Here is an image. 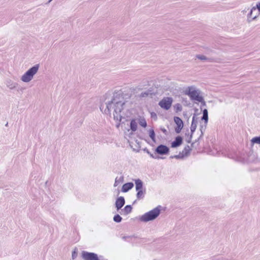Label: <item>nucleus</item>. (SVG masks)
<instances>
[{
    "label": "nucleus",
    "mask_w": 260,
    "mask_h": 260,
    "mask_svg": "<svg viewBox=\"0 0 260 260\" xmlns=\"http://www.w3.org/2000/svg\"><path fill=\"white\" fill-rule=\"evenodd\" d=\"M124 181L123 176H120L119 178L117 177L115 178L114 186L116 187L118 186L120 183H122Z\"/></svg>",
    "instance_id": "a878e982"
},
{
    "label": "nucleus",
    "mask_w": 260,
    "mask_h": 260,
    "mask_svg": "<svg viewBox=\"0 0 260 260\" xmlns=\"http://www.w3.org/2000/svg\"><path fill=\"white\" fill-rule=\"evenodd\" d=\"M255 9V11L257 10L259 12H260V2H258L256 4L255 7H253Z\"/></svg>",
    "instance_id": "473e14b6"
},
{
    "label": "nucleus",
    "mask_w": 260,
    "mask_h": 260,
    "mask_svg": "<svg viewBox=\"0 0 260 260\" xmlns=\"http://www.w3.org/2000/svg\"><path fill=\"white\" fill-rule=\"evenodd\" d=\"M135 183L136 191L139 190H142L145 189V187L144 186L143 182L140 179H136L134 180Z\"/></svg>",
    "instance_id": "f8f14e48"
},
{
    "label": "nucleus",
    "mask_w": 260,
    "mask_h": 260,
    "mask_svg": "<svg viewBox=\"0 0 260 260\" xmlns=\"http://www.w3.org/2000/svg\"><path fill=\"white\" fill-rule=\"evenodd\" d=\"M254 144L260 145V136L254 137L250 140L251 147H252Z\"/></svg>",
    "instance_id": "412c9836"
},
{
    "label": "nucleus",
    "mask_w": 260,
    "mask_h": 260,
    "mask_svg": "<svg viewBox=\"0 0 260 260\" xmlns=\"http://www.w3.org/2000/svg\"><path fill=\"white\" fill-rule=\"evenodd\" d=\"M139 123L142 127L144 128H145L147 126V122L144 118L139 119Z\"/></svg>",
    "instance_id": "c85d7f7f"
},
{
    "label": "nucleus",
    "mask_w": 260,
    "mask_h": 260,
    "mask_svg": "<svg viewBox=\"0 0 260 260\" xmlns=\"http://www.w3.org/2000/svg\"><path fill=\"white\" fill-rule=\"evenodd\" d=\"M134 184L133 182H129L124 183L121 188L122 192H127L134 187Z\"/></svg>",
    "instance_id": "ddd939ff"
},
{
    "label": "nucleus",
    "mask_w": 260,
    "mask_h": 260,
    "mask_svg": "<svg viewBox=\"0 0 260 260\" xmlns=\"http://www.w3.org/2000/svg\"><path fill=\"white\" fill-rule=\"evenodd\" d=\"M174 109L175 111L177 113L182 111V107L180 104L177 103L174 106Z\"/></svg>",
    "instance_id": "cd10ccee"
},
{
    "label": "nucleus",
    "mask_w": 260,
    "mask_h": 260,
    "mask_svg": "<svg viewBox=\"0 0 260 260\" xmlns=\"http://www.w3.org/2000/svg\"><path fill=\"white\" fill-rule=\"evenodd\" d=\"M125 104V100L123 96L122 92L121 91H115L111 100L106 103V108L104 110V113L110 115L111 110L113 109L114 110V119L120 122L123 118L121 112L124 109Z\"/></svg>",
    "instance_id": "f257e3e1"
},
{
    "label": "nucleus",
    "mask_w": 260,
    "mask_h": 260,
    "mask_svg": "<svg viewBox=\"0 0 260 260\" xmlns=\"http://www.w3.org/2000/svg\"><path fill=\"white\" fill-rule=\"evenodd\" d=\"M196 57L202 60H207L209 62L212 61L213 59L211 58H207L206 56L204 55H197Z\"/></svg>",
    "instance_id": "bb28decb"
},
{
    "label": "nucleus",
    "mask_w": 260,
    "mask_h": 260,
    "mask_svg": "<svg viewBox=\"0 0 260 260\" xmlns=\"http://www.w3.org/2000/svg\"><path fill=\"white\" fill-rule=\"evenodd\" d=\"M257 12L255 11V9L252 7L250 11L248 14L247 17L248 19L251 18L252 20H254L257 17Z\"/></svg>",
    "instance_id": "f3484780"
},
{
    "label": "nucleus",
    "mask_w": 260,
    "mask_h": 260,
    "mask_svg": "<svg viewBox=\"0 0 260 260\" xmlns=\"http://www.w3.org/2000/svg\"><path fill=\"white\" fill-rule=\"evenodd\" d=\"M200 91L196 89L193 86H188L184 91V94L188 95L191 101L201 103L200 109L203 111V107L206 106V103L204 97L200 95Z\"/></svg>",
    "instance_id": "f03ea898"
},
{
    "label": "nucleus",
    "mask_w": 260,
    "mask_h": 260,
    "mask_svg": "<svg viewBox=\"0 0 260 260\" xmlns=\"http://www.w3.org/2000/svg\"><path fill=\"white\" fill-rule=\"evenodd\" d=\"M137 238V237L135 235L131 236H123L122 237V239L124 240L125 242L128 243H132L135 242V240Z\"/></svg>",
    "instance_id": "6ab92c4d"
},
{
    "label": "nucleus",
    "mask_w": 260,
    "mask_h": 260,
    "mask_svg": "<svg viewBox=\"0 0 260 260\" xmlns=\"http://www.w3.org/2000/svg\"><path fill=\"white\" fill-rule=\"evenodd\" d=\"M173 99L171 97L163 98L158 103V105L163 109L168 110L172 106Z\"/></svg>",
    "instance_id": "423d86ee"
},
{
    "label": "nucleus",
    "mask_w": 260,
    "mask_h": 260,
    "mask_svg": "<svg viewBox=\"0 0 260 260\" xmlns=\"http://www.w3.org/2000/svg\"><path fill=\"white\" fill-rule=\"evenodd\" d=\"M208 119L209 118L208 110L207 109H204L203 110V116L201 117V120L204 121V124L200 125V130L201 131V135L198 139L196 140L195 141L191 144L192 146L203 138L204 133L206 128L208 122Z\"/></svg>",
    "instance_id": "39448f33"
},
{
    "label": "nucleus",
    "mask_w": 260,
    "mask_h": 260,
    "mask_svg": "<svg viewBox=\"0 0 260 260\" xmlns=\"http://www.w3.org/2000/svg\"><path fill=\"white\" fill-rule=\"evenodd\" d=\"M39 67V64H35L31 67L22 76L21 80L26 83L30 81L34 75L38 72Z\"/></svg>",
    "instance_id": "20e7f679"
},
{
    "label": "nucleus",
    "mask_w": 260,
    "mask_h": 260,
    "mask_svg": "<svg viewBox=\"0 0 260 260\" xmlns=\"http://www.w3.org/2000/svg\"><path fill=\"white\" fill-rule=\"evenodd\" d=\"M77 255H78V253L76 251V249H75L73 252H72V258L74 259L75 258H76L77 256Z\"/></svg>",
    "instance_id": "2f4dec72"
},
{
    "label": "nucleus",
    "mask_w": 260,
    "mask_h": 260,
    "mask_svg": "<svg viewBox=\"0 0 260 260\" xmlns=\"http://www.w3.org/2000/svg\"><path fill=\"white\" fill-rule=\"evenodd\" d=\"M120 125V123L119 122L118 124H117L116 126L118 127Z\"/></svg>",
    "instance_id": "a19ab883"
},
{
    "label": "nucleus",
    "mask_w": 260,
    "mask_h": 260,
    "mask_svg": "<svg viewBox=\"0 0 260 260\" xmlns=\"http://www.w3.org/2000/svg\"><path fill=\"white\" fill-rule=\"evenodd\" d=\"M52 0H49V3H50V2H51Z\"/></svg>",
    "instance_id": "37998d69"
},
{
    "label": "nucleus",
    "mask_w": 260,
    "mask_h": 260,
    "mask_svg": "<svg viewBox=\"0 0 260 260\" xmlns=\"http://www.w3.org/2000/svg\"><path fill=\"white\" fill-rule=\"evenodd\" d=\"M122 219V217L118 214L115 215L113 217V220L114 222L116 223L120 222Z\"/></svg>",
    "instance_id": "7c9ffc66"
},
{
    "label": "nucleus",
    "mask_w": 260,
    "mask_h": 260,
    "mask_svg": "<svg viewBox=\"0 0 260 260\" xmlns=\"http://www.w3.org/2000/svg\"><path fill=\"white\" fill-rule=\"evenodd\" d=\"M136 197L138 200L143 199L145 197V195L146 193V189H144L142 190H139L136 191Z\"/></svg>",
    "instance_id": "a211bd4d"
},
{
    "label": "nucleus",
    "mask_w": 260,
    "mask_h": 260,
    "mask_svg": "<svg viewBox=\"0 0 260 260\" xmlns=\"http://www.w3.org/2000/svg\"><path fill=\"white\" fill-rule=\"evenodd\" d=\"M140 146H138V149L137 150H136V152H139V148H140ZM134 150L135 151V149H134Z\"/></svg>",
    "instance_id": "4c0bfd02"
},
{
    "label": "nucleus",
    "mask_w": 260,
    "mask_h": 260,
    "mask_svg": "<svg viewBox=\"0 0 260 260\" xmlns=\"http://www.w3.org/2000/svg\"><path fill=\"white\" fill-rule=\"evenodd\" d=\"M252 160H253V158H252V159L249 158L247 161L250 162V161H251Z\"/></svg>",
    "instance_id": "ea45409f"
},
{
    "label": "nucleus",
    "mask_w": 260,
    "mask_h": 260,
    "mask_svg": "<svg viewBox=\"0 0 260 260\" xmlns=\"http://www.w3.org/2000/svg\"><path fill=\"white\" fill-rule=\"evenodd\" d=\"M154 94L153 92V89L151 88H150L148 90L142 92L139 95V96L141 98H147L150 95H152Z\"/></svg>",
    "instance_id": "dca6fc26"
},
{
    "label": "nucleus",
    "mask_w": 260,
    "mask_h": 260,
    "mask_svg": "<svg viewBox=\"0 0 260 260\" xmlns=\"http://www.w3.org/2000/svg\"><path fill=\"white\" fill-rule=\"evenodd\" d=\"M98 259H99V260H108V259L105 258L102 255H100L99 256H98Z\"/></svg>",
    "instance_id": "c9c22d12"
},
{
    "label": "nucleus",
    "mask_w": 260,
    "mask_h": 260,
    "mask_svg": "<svg viewBox=\"0 0 260 260\" xmlns=\"http://www.w3.org/2000/svg\"><path fill=\"white\" fill-rule=\"evenodd\" d=\"M125 203V201L123 197H118L116 199L115 203V207L116 209V210L118 211L119 210H121L123 206L124 205Z\"/></svg>",
    "instance_id": "9d476101"
},
{
    "label": "nucleus",
    "mask_w": 260,
    "mask_h": 260,
    "mask_svg": "<svg viewBox=\"0 0 260 260\" xmlns=\"http://www.w3.org/2000/svg\"><path fill=\"white\" fill-rule=\"evenodd\" d=\"M103 106H102V105H101V106H100V110H101V111H103Z\"/></svg>",
    "instance_id": "58836bf2"
},
{
    "label": "nucleus",
    "mask_w": 260,
    "mask_h": 260,
    "mask_svg": "<svg viewBox=\"0 0 260 260\" xmlns=\"http://www.w3.org/2000/svg\"><path fill=\"white\" fill-rule=\"evenodd\" d=\"M151 118H155V119H156L157 115L155 112H152L151 113Z\"/></svg>",
    "instance_id": "f704fd0d"
},
{
    "label": "nucleus",
    "mask_w": 260,
    "mask_h": 260,
    "mask_svg": "<svg viewBox=\"0 0 260 260\" xmlns=\"http://www.w3.org/2000/svg\"><path fill=\"white\" fill-rule=\"evenodd\" d=\"M161 131L164 133V134H166V133L167 132V130L165 128H161Z\"/></svg>",
    "instance_id": "e433bc0d"
},
{
    "label": "nucleus",
    "mask_w": 260,
    "mask_h": 260,
    "mask_svg": "<svg viewBox=\"0 0 260 260\" xmlns=\"http://www.w3.org/2000/svg\"><path fill=\"white\" fill-rule=\"evenodd\" d=\"M144 151L146 152L147 154H148L150 155V156L152 158H154V159H164L165 158V157H164L159 156L158 155H154L153 154L151 153L149 151V150L146 148L144 149Z\"/></svg>",
    "instance_id": "4be33fe9"
},
{
    "label": "nucleus",
    "mask_w": 260,
    "mask_h": 260,
    "mask_svg": "<svg viewBox=\"0 0 260 260\" xmlns=\"http://www.w3.org/2000/svg\"><path fill=\"white\" fill-rule=\"evenodd\" d=\"M184 155H183V153H182V152H180L179 154L178 155H171L170 158H176V159H182L184 157Z\"/></svg>",
    "instance_id": "c756f323"
},
{
    "label": "nucleus",
    "mask_w": 260,
    "mask_h": 260,
    "mask_svg": "<svg viewBox=\"0 0 260 260\" xmlns=\"http://www.w3.org/2000/svg\"><path fill=\"white\" fill-rule=\"evenodd\" d=\"M129 126L132 132H135L137 131L138 124L135 119H132L131 120Z\"/></svg>",
    "instance_id": "aec40b11"
},
{
    "label": "nucleus",
    "mask_w": 260,
    "mask_h": 260,
    "mask_svg": "<svg viewBox=\"0 0 260 260\" xmlns=\"http://www.w3.org/2000/svg\"><path fill=\"white\" fill-rule=\"evenodd\" d=\"M132 209H133V207H132V205H126L123 209H121V211L120 212V213L121 215L124 214V215H126L132 212Z\"/></svg>",
    "instance_id": "2eb2a0df"
},
{
    "label": "nucleus",
    "mask_w": 260,
    "mask_h": 260,
    "mask_svg": "<svg viewBox=\"0 0 260 260\" xmlns=\"http://www.w3.org/2000/svg\"><path fill=\"white\" fill-rule=\"evenodd\" d=\"M169 152V147L164 144H159L154 150V153L160 155H168Z\"/></svg>",
    "instance_id": "0eeeda50"
},
{
    "label": "nucleus",
    "mask_w": 260,
    "mask_h": 260,
    "mask_svg": "<svg viewBox=\"0 0 260 260\" xmlns=\"http://www.w3.org/2000/svg\"><path fill=\"white\" fill-rule=\"evenodd\" d=\"M136 201H135L133 202V204H135V203H136Z\"/></svg>",
    "instance_id": "79ce46f5"
},
{
    "label": "nucleus",
    "mask_w": 260,
    "mask_h": 260,
    "mask_svg": "<svg viewBox=\"0 0 260 260\" xmlns=\"http://www.w3.org/2000/svg\"><path fill=\"white\" fill-rule=\"evenodd\" d=\"M192 135H193V134L191 133H190V135H189V137H188V140H187V142L188 143H190L191 141V139L192 138Z\"/></svg>",
    "instance_id": "72a5a7b5"
},
{
    "label": "nucleus",
    "mask_w": 260,
    "mask_h": 260,
    "mask_svg": "<svg viewBox=\"0 0 260 260\" xmlns=\"http://www.w3.org/2000/svg\"><path fill=\"white\" fill-rule=\"evenodd\" d=\"M160 206H158L152 210L145 213L140 217V220L142 222H147L153 220L160 214Z\"/></svg>",
    "instance_id": "7ed1b4c3"
},
{
    "label": "nucleus",
    "mask_w": 260,
    "mask_h": 260,
    "mask_svg": "<svg viewBox=\"0 0 260 260\" xmlns=\"http://www.w3.org/2000/svg\"><path fill=\"white\" fill-rule=\"evenodd\" d=\"M198 121H197V118L196 114H194L192 118V121L190 126V133L192 134H193L194 132L196 131V128H197V125Z\"/></svg>",
    "instance_id": "4468645a"
},
{
    "label": "nucleus",
    "mask_w": 260,
    "mask_h": 260,
    "mask_svg": "<svg viewBox=\"0 0 260 260\" xmlns=\"http://www.w3.org/2000/svg\"><path fill=\"white\" fill-rule=\"evenodd\" d=\"M82 256L84 260H99L98 254L93 252L83 251Z\"/></svg>",
    "instance_id": "1a4fd4ad"
},
{
    "label": "nucleus",
    "mask_w": 260,
    "mask_h": 260,
    "mask_svg": "<svg viewBox=\"0 0 260 260\" xmlns=\"http://www.w3.org/2000/svg\"><path fill=\"white\" fill-rule=\"evenodd\" d=\"M191 149L188 145H186L182 151V153L184 155V156H187L189 155Z\"/></svg>",
    "instance_id": "5701e85b"
},
{
    "label": "nucleus",
    "mask_w": 260,
    "mask_h": 260,
    "mask_svg": "<svg viewBox=\"0 0 260 260\" xmlns=\"http://www.w3.org/2000/svg\"><path fill=\"white\" fill-rule=\"evenodd\" d=\"M174 121L176 124V126L175 127V132L177 134H179L183 127V121L178 116L174 117Z\"/></svg>",
    "instance_id": "6e6552de"
},
{
    "label": "nucleus",
    "mask_w": 260,
    "mask_h": 260,
    "mask_svg": "<svg viewBox=\"0 0 260 260\" xmlns=\"http://www.w3.org/2000/svg\"><path fill=\"white\" fill-rule=\"evenodd\" d=\"M149 136L152 141L154 142H155L156 139H155V134L154 129L153 128H150L149 131Z\"/></svg>",
    "instance_id": "393cba45"
},
{
    "label": "nucleus",
    "mask_w": 260,
    "mask_h": 260,
    "mask_svg": "<svg viewBox=\"0 0 260 260\" xmlns=\"http://www.w3.org/2000/svg\"><path fill=\"white\" fill-rule=\"evenodd\" d=\"M17 84L16 83L13 82L11 80H8L7 81V86L10 89H13L16 87Z\"/></svg>",
    "instance_id": "b1692460"
},
{
    "label": "nucleus",
    "mask_w": 260,
    "mask_h": 260,
    "mask_svg": "<svg viewBox=\"0 0 260 260\" xmlns=\"http://www.w3.org/2000/svg\"><path fill=\"white\" fill-rule=\"evenodd\" d=\"M183 143V138L180 136L175 137V140L171 143L172 148H177L180 146Z\"/></svg>",
    "instance_id": "9b49d317"
}]
</instances>
